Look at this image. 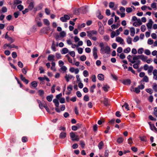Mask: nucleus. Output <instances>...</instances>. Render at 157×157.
<instances>
[{
  "mask_svg": "<svg viewBox=\"0 0 157 157\" xmlns=\"http://www.w3.org/2000/svg\"><path fill=\"white\" fill-rule=\"evenodd\" d=\"M87 36L90 39H91L94 41H96L97 40V38L94 36V35H97L98 34V32L96 30H93L91 31H88L87 32Z\"/></svg>",
  "mask_w": 157,
  "mask_h": 157,
  "instance_id": "nucleus-1",
  "label": "nucleus"
},
{
  "mask_svg": "<svg viewBox=\"0 0 157 157\" xmlns=\"http://www.w3.org/2000/svg\"><path fill=\"white\" fill-rule=\"evenodd\" d=\"M100 52L101 53L108 54L110 52V47L108 46H106L101 49Z\"/></svg>",
  "mask_w": 157,
  "mask_h": 157,
  "instance_id": "nucleus-2",
  "label": "nucleus"
},
{
  "mask_svg": "<svg viewBox=\"0 0 157 157\" xmlns=\"http://www.w3.org/2000/svg\"><path fill=\"white\" fill-rule=\"evenodd\" d=\"M70 136L72 140L73 141H78L79 139L78 138V136L75 135L74 133L72 132L70 133Z\"/></svg>",
  "mask_w": 157,
  "mask_h": 157,
  "instance_id": "nucleus-3",
  "label": "nucleus"
},
{
  "mask_svg": "<svg viewBox=\"0 0 157 157\" xmlns=\"http://www.w3.org/2000/svg\"><path fill=\"white\" fill-rule=\"evenodd\" d=\"M29 6L28 8L30 10H32L34 7V2L33 0H28Z\"/></svg>",
  "mask_w": 157,
  "mask_h": 157,
  "instance_id": "nucleus-4",
  "label": "nucleus"
},
{
  "mask_svg": "<svg viewBox=\"0 0 157 157\" xmlns=\"http://www.w3.org/2000/svg\"><path fill=\"white\" fill-rule=\"evenodd\" d=\"M98 50L96 47H94L93 49V56L95 59H97L98 58L97 55Z\"/></svg>",
  "mask_w": 157,
  "mask_h": 157,
  "instance_id": "nucleus-5",
  "label": "nucleus"
},
{
  "mask_svg": "<svg viewBox=\"0 0 157 157\" xmlns=\"http://www.w3.org/2000/svg\"><path fill=\"white\" fill-rule=\"evenodd\" d=\"M70 17L69 16L67 15H65L64 17H60V19L62 22H65L67 20L70 19Z\"/></svg>",
  "mask_w": 157,
  "mask_h": 157,
  "instance_id": "nucleus-6",
  "label": "nucleus"
},
{
  "mask_svg": "<svg viewBox=\"0 0 157 157\" xmlns=\"http://www.w3.org/2000/svg\"><path fill=\"white\" fill-rule=\"evenodd\" d=\"M153 21L151 19H150L148 22L147 24L146 25L148 29H151L152 28Z\"/></svg>",
  "mask_w": 157,
  "mask_h": 157,
  "instance_id": "nucleus-7",
  "label": "nucleus"
},
{
  "mask_svg": "<svg viewBox=\"0 0 157 157\" xmlns=\"http://www.w3.org/2000/svg\"><path fill=\"white\" fill-rule=\"evenodd\" d=\"M116 41L119 43H120L121 44H124V40L121 37L118 36L116 38Z\"/></svg>",
  "mask_w": 157,
  "mask_h": 157,
  "instance_id": "nucleus-8",
  "label": "nucleus"
},
{
  "mask_svg": "<svg viewBox=\"0 0 157 157\" xmlns=\"http://www.w3.org/2000/svg\"><path fill=\"white\" fill-rule=\"evenodd\" d=\"M140 56L141 55L135 56L133 58V60L131 61V63H134L136 62V60L140 59Z\"/></svg>",
  "mask_w": 157,
  "mask_h": 157,
  "instance_id": "nucleus-9",
  "label": "nucleus"
},
{
  "mask_svg": "<svg viewBox=\"0 0 157 157\" xmlns=\"http://www.w3.org/2000/svg\"><path fill=\"white\" fill-rule=\"evenodd\" d=\"M20 77L21 80L25 82V84H27L29 83V81L28 80L26 79L21 74L20 75Z\"/></svg>",
  "mask_w": 157,
  "mask_h": 157,
  "instance_id": "nucleus-10",
  "label": "nucleus"
},
{
  "mask_svg": "<svg viewBox=\"0 0 157 157\" xmlns=\"http://www.w3.org/2000/svg\"><path fill=\"white\" fill-rule=\"evenodd\" d=\"M55 56L53 55H50L48 57V60L50 61H54V59Z\"/></svg>",
  "mask_w": 157,
  "mask_h": 157,
  "instance_id": "nucleus-11",
  "label": "nucleus"
},
{
  "mask_svg": "<svg viewBox=\"0 0 157 157\" xmlns=\"http://www.w3.org/2000/svg\"><path fill=\"white\" fill-rule=\"evenodd\" d=\"M66 133L64 132H61L59 135V138L61 139H64L66 137Z\"/></svg>",
  "mask_w": 157,
  "mask_h": 157,
  "instance_id": "nucleus-12",
  "label": "nucleus"
},
{
  "mask_svg": "<svg viewBox=\"0 0 157 157\" xmlns=\"http://www.w3.org/2000/svg\"><path fill=\"white\" fill-rule=\"evenodd\" d=\"M72 76L71 75H67L66 74L65 76V78L67 82H69L70 79L72 78Z\"/></svg>",
  "mask_w": 157,
  "mask_h": 157,
  "instance_id": "nucleus-13",
  "label": "nucleus"
},
{
  "mask_svg": "<svg viewBox=\"0 0 157 157\" xmlns=\"http://www.w3.org/2000/svg\"><path fill=\"white\" fill-rule=\"evenodd\" d=\"M36 101L37 103L39 104V107L41 109H43L44 107H43L44 104L43 105V104H42L41 101L37 99Z\"/></svg>",
  "mask_w": 157,
  "mask_h": 157,
  "instance_id": "nucleus-14",
  "label": "nucleus"
},
{
  "mask_svg": "<svg viewBox=\"0 0 157 157\" xmlns=\"http://www.w3.org/2000/svg\"><path fill=\"white\" fill-rule=\"evenodd\" d=\"M104 144L102 141H101L98 144V147L100 150L103 147Z\"/></svg>",
  "mask_w": 157,
  "mask_h": 157,
  "instance_id": "nucleus-15",
  "label": "nucleus"
},
{
  "mask_svg": "<svg viewBox=\"0 0 157 157\" xmlns=\"http://www.w3.org/2000/svg\"><path fill=\"white\" fill-rule=\"evenodd\" d=\"M131 83V80L129 79H126L124 80L123 82V83L125 85H129Z\"/></svg>",
  "mask_w": 157,
  "mask_h": 157,
  "instance_id": "nucleus-16",
  "label": "nucleus"
},
{
  "mask_svg": "<svg viewBox=\"0 0 157 157\" xmlns=\"http://www.w3.org/2000/svg\"><path fill=\"white\" fill-rule=\"evenodd\" d=\"M97 16L100 19H102L103 17V16L101 15V12L100 11H98L97 13Z\"/></svg>",
  "mask_w": 157,
  "mask_h": 157,
  "instance_id": "nucleus-17",
  "label": "nucleus"
},
{
  "mask_svg": "<svg viewBox=\"0 0 157 157\" xmlns=\"http://www.w3.org/2000/svg\"><path fill=\"white\" fill-rule=\"evenodd\" d=\"M153 74L154 75L153 78L156 80H157V70L155 69L153 71Z\"/></svg>",
  "mask_w": 157,
  "mask_h": 157,
  "instance_id": "nucleus-18",
  "label": "nucleus"
},
{
  "mask_svg": "<svg viewBox=\"0 0 157 157\" xmlns=\"http://www.w3.org/2000/svg\"><path fill=\"white\" fill-rule=\"evenodd\" d=\"M98 78L100 80H104V76L102 74H99L98 76Z\"/></svg>",
  "mask_w": 157,
  "mask_h": 157,
  "instance_id": "nucleus-19",
  "label": "nucleus"
},
{
  "mask_svg": "<svg viewBox=\"0 0 157 157\" xmlns=\"http://www.w3.org/2000/svg\"><path fill=\"white\" fill-rule=\"evenodd\" d=\"M147 56H144L143 55H141L140 59L144 62H145L147 59Z\"/></svg>",
  "mask_w": 157,
  "mask_h": 157,
  "instance_id": "nucleus-20",
  "label": "nucleus"
},
{
  "mask_svg": "<svg viewBox=\"0 0 157 157\" xmlns=\"http://www.w3.org/2000/svg\"><path fill=\"white\" fill-rule=\"evenodd\" d=\"M153 69V67L151 66L149 67V68L148 69V74L150 75L151 74V73L152 72V71Z\"/></svg>",
  "mask_w": 157,
  "mask_h": 157,
  "instance_id": "nucleus-21",
  "label": "nucleus"
},
{
  "mask_svg": "<svg viewBox=\"0 0 157 157\" xmlns=\"http://www.w3.org/2000/svg\"><path fill=\"white\" fill-rule=\"evenodd\" d=\"M110 88L109 86L107 85H104L102 88L105 92H107L108 90V89Z\"/></svg>",
  "mask_w": 157,
  "mask_h": 157,
  "instance_id": "nucleus-22",
  "label": "nucleus"
},
{
  "mask_svg": "<svg viewBox=\"0 0 157 157\" xmlns=\"http://www.w3.org/2000/svg\"><path fill=\"white\" fill-rule=\"evenodd\" d=\"M131 35L133 36L135 34V30L134 28H131L130 29Z\"/></svg>",
  "mask_w": 157,
  "mask_h": 157,
  "instance_id": "nucleus-23",
  "label": "nucleus"
},
{
  "mask_svg": "<svg viewBox=\"0 0 157 157\" xmlns=\"http://www.w3.org/2000/svg\"><path fill=\"white\" fill-rule=\"evenodd\" d=\"M68 50L67 48H65L62 49L61 53L62 54H65L68 52Z\"/></svg>",
  "mask_w": 157,
  "mask_h": 157,
  "instance_id": "nucleus-24",
  "label": "nucleus"
},
{
  "mask_svg": "<svg viewBox=\"0 0 157 157\" xmlns=\"http://www.w3.org/2000/svg\"><path fill=\"white\" fill-rule=\"evenodd\" d=\"M53 102L55 103V106L56 107H58L59 106V103L58 99H55L53 100Z\"/></svg>",
  "mask_w": 157,
  "mask_h": 157,
  "instance_id": "nucleus-25",
  "label": "nucleus"
},
{
  "mask_svg": "<svg viewBox=\"0 0 157 157\" xmlns=\"http://www.w3.org/2000/svg\"><path fill=\"white\" fill-rule=\"evenodd\" d=\"M127 42L128 44H132V39L129 36H128L127 39Z\"/></svg>",
  "mask_w": 157,
  "mask_h": 157,
  "instance_id": "nucleus-26",
  "label": "nucleus"
},
{
  "mask_svg": "<svg viewBox=\"0 0 157 157\" xmlns=\"http://www.w3.org/2000/svg\"><path fill=\"white\" fill-rule=\"evenodd\" d=\"M120 26V24L117 23V25H113L111 26V28L112 29H115L117 28Z\"/></svg>",
  "mask_w": 157,
  "mask_h": 157,
  "instance_id": "nucleus-27",
  "label": "nucleus"
},
{
  "mask_svg": "<svg viewBox=\"0 0 157 157\" xmlns=\"http://www.w3.org/2000/svg\"><path fill=\"white\" fill-rule=\"evenodd\" d=\"M149 81L148 78L147 76H145L143 78L142 80L141 81V82H148Z\"/></svg>",
  "mask_w": 157,
  "mask_h": 157,
  "instance_id": "nucleus-28",
  "label": "nucleus"
},
{
  "mask_svg": "<svg viewBox=\"0 0 157 157\" xmlns=\"http://www.w3.org/2000/svg\"><path fill=\"white\" fill-rule=\"evenodd\" d=\"M65 57L67 58V59H68V62L71 63H72V59L69 57L68 55L67 54L66 56Z\"/></svg>",
  "mask_w": 157,
  "mask_h": 157,
  "instance_id": "nucleus-29",
  "label": "nucleus"
},
{
  "mask_svg": "<svg viewBox=\"0 0 157 157\" xmlns=\"http://www.w3.org/2000/svg\"><path fill=\"white\" fill-rule=\"evenodd\" d=\"M44 24L47 26H48L50 25V23L49 21L47 19H44L43 20Z\"/></svg>",
  "mask_w": 157,
  "mask_h": 157,
  "instance_id": "nucleus-30",
  "label": "nucleus"
},
{
  "mask_svg": "<svg viewBox=\"0 0 157 157\" xmlns=\"http://www.w3.org/2000/svg\"><path fill=\"white\" fill-rule=\"evenodd\" d=\"M124 107L125 109L127 110H129V107H128V104L126 103L125 102L124 105L122 106V107Z\"/></svg>",
  "mask_w": 157,
  "mask_h": 157,
  "instance_id": "nucleus-31",
  "label": "nucleus"
},
{
  "mask_svg": "<svg viewBox=\"0 0 157 157\" xmlns=\"http://www.w3.org/2000/svg\"><path fill=\"white\" fill-rule=\"evenodd\" d=\"M38 93L39 94V95L41 97H42L43 96V95L44 94V90H38Z\"/></svg>",
  "mask_w": 157,
  "mask_h": 157,
  "instance_id": "nucleus-32",
  "label": "nucleus"
},
{
  "mask_svg": "<svg viewBox=\"0 0 157 157\" xmlns=\"http://www.w3.org/2000/svg\"><path fill=\"white\" fill-rule=\"evenodd\" d=\"M96 87V85L94 84L90 88V91L91 93H93L94 92V89Z\"/></svg>",
  "mask_w": 157,
  "mask_h": 157,
  "instance_id": "nucleus-33",
  "label": "nucleus"
},
{
  "mask_svg": "<svg viewBox=\"0 0 157 157\" xmlns=\"http://www.w3.org/2000/svg\"><path fill=\"white\" fill-rule=\"evenodd\" d=\"M52 95L48 96L46 97V99L48 101L50 102L52 101Z\"/></svg>",
  "mask_w": 157,
  "mask_h": 157,
  "instance_id": "nucleus-34",
  "label": "nucleus"
},
{
  "mask_svg": "<svg viewBox=\"0 0 157 157\" xmlns=\"http://www.w3.org/2000/svg\"><path fill=\"white\" fill-rule=\"evenodd\" d=\"M32 86L34 87H36L37 85V84L36 82L35 81H34L31 82Z\"/></svg>",
  "mask_w": 157,
  "mask_h": 157,
  "instance_id": "nucleus-35",
  "label": "nucleus"
},
{
  "mask_svg": "<svg viewBox=\"0 0 157 157\" xmlns=\"http://www.w3.org/2000/svg\"><path fill=\"white\" fill-rule=\"evenodd\" d=\"M152 88L155 92H157V84L154 83L152 86Z\"/></svg>",
  "mask_w": 157,
  "mask_h": 157,
  "instance_id": "nucleus-36",
  "label": "nucleus"
},
{
  "mask_svg": "<svg viewBox=\"0 0 157 157\" xmlns=\"http://www.w3.org/2000/svg\"><path fill=\"white\" fill-rule=\"evenodd\" d=\"M22 141L23 143H25L28 141V138L26 136H23L22 138Z\"/></svg>",
  "mask_w": 157,
  "mask_h": 157,
  "instance_id": "nucleus-37",
  "label": "nucleus"
},
{
  "mask_svg": "<svg viewBox=\"0 0 157 157\" xmlns=\"http://www.w3.org/2000/svg\"><path fill=\"white\" fill-rule=\"evenodd\" d=\"M22 1L20 0H15L14 1V3L15 5H17L22 3Z\"/></svg>",
  "mask_w": 157,
  "mask_h": 157,
  "instance_id": "nucleus-38",
  "label": "nucleus"
},
{
  "mask_svg": "<svg viewBox=\"0 0 157 157\" xmlns=\"http://www.w3.org/2000/svg\"><path fill=\"white\" fill-rule=\"evenodd\" d=\"M131 51V49L130 48L128 47L127 48H126L124 49V52L125 53H128L130 52Z\"/></svg>",
  "mask_w": 157,
  "mask_h": 157,
  "instance_id": "nucleus-39",
  "label": "nucleus"
},
{
  "mask_svg": "<svg viewBox=\"0 0 157 157\" xmlns=\"http://www.w3.org/2000/svg\"><path fill=\"white\" fill-rule=\"evenodd\" d=\"M123 141V139L122 137H120L118 138L117 140V142L119 144L122 143Z\"/></svg>",
  "mask_w": 157,
  "mask_h": 157,
  "instance_id": "nucleus-40",
  "label": "nucleus"
},
{
  "mask_svg": "<svg viewBox=\"0 0 157 157\" xmlns=\"http://www.w3.org/2000/svg\"><path fill=\"white\" fill-rule=\"evenodd\" d=\"M14 27L12 25H11L10 26H8L7 27V29L8 30H12L13 31H14Z\"/></svg>",
  "mask_w": 157,
  "mask_h": 157,
  "instance_id": "nucleus-41",
  "label": "nucleus"
},
{
  "mask_svg": "<svg viewBox=\"0 0 157 157\" xmlns=\"http://www.w3.org/2000/svg\"><path fill=\"white\" fill-rule=\"evenodd\" d=\"M80 128V127H78L77 126L74 125L72 126V129L73 131H76L78 129V128Z\"/></svg>",
  "mask_w": 157,
  "mask_h": 157,
  "instance_id": "nucleus-42",
  "label": "nucleus"
},
{
  "mask_svg": "<svg viewBox=\"0 0 157 157\" xmlns=\"http://www.w3.org/2000/svg\"><path fill=\"white\" fill-rule=\"evenodd\" d=\"M17 8L20 11H21L23 9L24 7L21 4H20L17 6Z\"/></svg>",
  "mask_w": 157,
  "mask_h": 157,
  "instance_id": "nucleus-43",
  "label": "nucleus"
},
{
  "mask_svg": "<svg viewBox=\"0 0 157 157\" xmlns=\"http://www.w3.org/2000/svg\"><path fill=\"white\" fill-rule=\"evenodd\" d=\"M83 74L85 77H87L89 75V73L87 71L85 70L83 72Z\"/></svg>",
  "mask_w": 157,
  "mask_h": 157,
  "instance_id": "nucleus-44",
  "label": "nucleus"
},
{
  "mask_svg": "<svg viewBox=\"0 0 157 157\" xmlns=\"http://www.w3.org/2000/svg\"><path fill=\"white\" fill-rule=\"evenodd\" d=\"M144 52V49L143 48H139L138 51V53L139 54H142Z\"/></svg>",
  "mask_w": 157,
  "mask_h": 157,
  "instance_id": "nucleus-45",
  "label": "nucleus"
},
{
  "mask_svg": "<svg viewBox=\"0 0 157 157\" xmlns=\"http://www.w3.org/2000/svg\"><path fill=\"white\" fill-rule=\"evenodd\" d=\"M104 105L106 106H107L109 105V103L108 102V100L106 98H105L104 101Z\"/></svg>",
  "mask_w": 157,
  "mask_h": 157,
  "instance_id": "nucleus-46",
  "label": "nucleus"
},
{
  "mask_svg": "<svg viewBox=\"0 0 157 157\" xmlns=\"http://www.w3.org/2000/svg\"><path fill=\"white\" fill-rule=\"evenodd\" d=\"M113 21V18H111L109 19L108 21V24L109 25L112 24Z\"/></svg>",
  "mask_w": 157,
  "mask_h": 157,
  "instance_id": "nucleus-47",
  "label": "nucleus"
},
{
  "mask_svg": "<svg viewBox=\"0 0 157 157\" xmlns=\"http://www.w3.org/2000/svg\"><path fill=\"white\" fill-rule=\"evenodd\" d=\"M80 60L82 61H85L86 59V57L85 55H82L80 57Z\"/></svg>",
  "mask_w": 157,
  "mask_h": 157,
  "instance_id": "nucleus-48",
  "label": "nucleus"
},
{
  "mask_svg": "<svg viewBox=\"0 0 157 157\" xmlns=\"http://www.w3.org/2000/svg\"><path fill=\"white\" fill-rule=\"evenodd\" d=\"M134 91L137 94H138L140 92V90L139 89V88H138V87H136L135 88V90H134Z\"/></svg>",
  "mask_w": 157,
  "mask_h": 157,
  "instance_id": "nucleus-49",
  "label": "nucleus"
},
{
  "mask_svg": "<svg viewBox=\"0 0 157 157\" xmlns=\"http://www.w3.org/2000/svg\"><path fill=\"white\" fill-rule=\"evenodd\" d=\"M133 143L132 139V137H130L128 139V144L131 145Z\"/></svg>",
  "mask_w": 157,
  "mask_h": 157,
  "instance_id": "nucleus-50",
  "label": "nucleus"
},
{
  "mask_svg": "<svg viewBox=\"0 0 157 157\" xmlns=\"http://www.w3.org/2000/svg\"><path fill=\"white\" fill-rule=\"evenodd\" d=\"M80 144L81 147L82 148H83L84 147L85 145V144L84 142L82 140H81L80 141Z\"/></svg>",
  "mask_w": 157,
  "mask_h": 157,
  "instance_id": "nucleus-51",
  "label": "nucleus"
},
{
  "mask_svg": "<svg viewBox=\"0 0 157 157\" xmlns=\"http://www.w3.org/2000/svg\"><path fill=\"white\" fill-rule=\"evenodd\" d=\"M60 67L61 70L63 71H66L67 69V68L66 67V66H63Z\"/></svg>",
  "mask_w": 157,
  "mask_h": 157,
  "instance_id": "nucleus-52",
  "label": "nucleus"
},
{
  "mask_svg": "<svg viewBox=\"0 0 157 157\" xmlns=\"http://www.w3.org/2000/svg\"><path fill=\"white\" fill-rule=\"evenodd\" d=\"M146 26L145 25H142L141 27V30L142 32H144L146 29Z\"/></svg>",
  "mask_w": 157,
  "mask_h": 157,
  "instance_id": "nucleus-53",
  "label": "nucleus"
},
{
  "mask_svg": "<svg viewBox=\"0 0 157 157\" xmlns=\"http://www.w3.org/2000/svg\"><path fill=\"white\" fill-rule=\"evenodd\" d=\"M19 15V12H16L14 13L13 15L15 18H17Z\"/></svg>",
  "mask_w": 157,
  "mask_h": 157,
  "instance_id": "nucleus-54",
  "label": "nucleus"
},
{
  "mask_svg": "<svg viewBox=\"0 0 157 157\" xmlns=\"http://www.w3.org/2000/svg\"><path fill=\"white\" fill-rule=\"evenodd\" d=\"M153 42H154V41L152 40L151 39H148V41H147V43L149 44H150V45L151 44H153Z\"/></svg>",
  "mask_w": 157,
  "mask_h": 157,
  "instance_id": "nucleus-55",
  "label": "nucleus"
},
{
  "mask_svg": "<svg viewBox=\"0 0 157 157\" xmlns=\"http://www.w3.org/2000/svg\"><path fill=\"white\" fill-rule=\"evenodd\" d=\"M12 56L13 58L14 59L16 58L17 56V54L15 52H13L12 54Z\"/></svg>",
  "mask_w": 157,
  "mask_h": 157,
  "instance_id": "nucleus-56",
  "label": "nucleus"
},
{
  "mask_svg": "<svg viewBox=\"0 0 157 157\" xmlns=\"http://www.w3.org/2000/svg\"><path fill=\"white\" fill-rule=\"evenodd\" d=\"M132 9L130 7H128L126 8V11L127 13H130L132 11Z\"/></svg>",
  "mask_w": 157,
  "mask_h": 157,
  "instance_id": "nucleus-57",
  "label": "nucleus"
},
{
  "mask_svg": "<svg viewBox=\"0 0 157 157\" xmlns=\"http://www.w3.org/2000/svg\"><path fill=\"white\" fill-rule=\"evenodd\" d=\"M59 65L60 67L63 66L64 62L62 60H59Z\"/></svg>",
  "mask_w": 157,
  "mask_h": 157,
  "instance_id": "nucleus-58",
  "label": "nucleus"
},
{
  "mask_svg": "<svg viewBox=\"0 0 157 157\" xmlns=\"http://www.w3.org/2000/svg\"><path fill=\"white\" fill-rule=\"evenodd\" d=\"M66 35V33L64 31H62L60 33V36L61 37H64Z\"/></svg>",
  "mask_w": 157,
  "mask_h": 157,
  "instance_id": "nucleus-59",
  "label": "nucleus"
},
{
  "mask_svg": "<svg viewBox=\"0 0 157 157\" xmlns=\"http://www.w3.org/2000/svg\"><path fill=\"white\" fill-rule=\"evenodd\" d=\"M83 99L86 101H88L89 100V98L88 96L87 95H85L83 98Z\"/></svg>",
  "mask_w": 157,
  "mask_h": 157,
  "instance_id": "nucleus-60",
  "label": "nucleus"
},
{
  "mask_svg": "<svg viewBox=\"0 0 157 157\" xmlns=\"http://www.w3.org/2000/svg\"><path fill=\"white\" fill-rule=\"evenodd\" d=\"M144 53L146 55H149L151 54L150 51L148 49L145 50L144 52Z\"/></svg>",
  "mask_w": 157,
  "mask_h": 157,
  "instance_id": "nucleus-61",
  "label": "nucleus"
},
{
  "mask_svg": "<svg viewBox=\"0 0 157 157\" xmlns=\"http://www.w3.org/2000/svg\"><path fill=\"white\" fill-rule=\"evenodd\" d=\"M67 89L69 91L71 92L72 90V86L71 85H69L67 87Z\"/></svg>",
  "mask_w": 157,
  "mask_h": 157,
  "instance_id": "nucleus-62",
  "label": "nucleus"
},
{
  "mask_svg": "<svg viewBox=\"0 0 157 157\" xmlns=\"http://www.w3.org/2000/svg\"><path fill=\"white\" fill-rule=\"evenodd\" d=\"M2 13H5L7 11V8L5 7H3L2 8Z\"/></svg>",
  "mask_w": 157,
  "mask_h": 157,
  "instance_id": "nucleus-63",
  "label": "nucleus"
},
{
  "mask_svg": "<svg viewBox=\"0 0 157 157\" xmlns=\"http://www.w3.org/2000/svg\"><path fill=\"white\" fill-rule=\"evenodd\" d=\"M122 48L121 47H119L117 48V52L118 53H120L122 52Z\"/></svg>",
  "mask_w": 157,
  "mask_h": 157,
  "instance_id": "nucleus-64",
  "label": "nucleus"
}]
</instances>
